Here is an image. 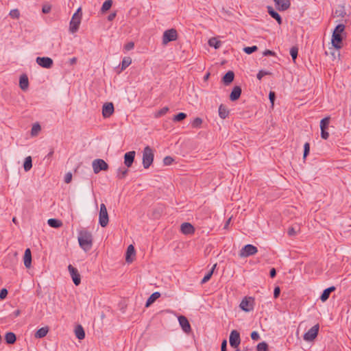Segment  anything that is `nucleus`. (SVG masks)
Segmentation results:
<instances>
[{
    "instance_id": "2f4dec72",
    "label": "nucleus",
    "mask_w": 351,
    "mask_h": 351,
    "mask_svg": "<svg viewBox=\"0 0 351 351\" xmlns=\"http://www.w3.org/2000/svg\"><path fill=\"white\" fill-rule=\"evenodd\" d=\"M228 114L229 110L223 104H221L219 107V116L221 119H224L228 116Z\"/></svg>"
},
{
    "instance_id": "7ed1b4c3",
    "label": "nucleus",
    "mask_w": 351,
    "mask_h": 351,
    "mask_svg": "<svg viewBox=\"0 0 351 351\" xmlns=\"http://www.w3.org/2000/svg\"><path fill=\"white\" fill-rule=\"evenodd\" d=\"M154 151L149 146H146L143 152V165L145 169H148L154 161Z\"/></svg>"
},
{
    "instance_id": "f8f14e48",
    "label": "nucleus",
    "mask_w": 351,
    "mask_h": 351,
    "mask_svg": "<svg viewBox=\"0 0 351 351\" xmlns=\"http://www.w3.org/2000/svg\"><path fill=\"white\" fill-rule=\"evenodd\" d=\"M36 63L43 68L50 69L53 64V61L49 57H37Z\"/></svg>"
},
{
    "instance_id": "5701e85b",
    "label": "nucleus",
    "mask_w": 351,
    "mask_h": 351,
    "mask_svg": "<svg viewBox=\"0 0 351 351\" xmlns=\"http://www.w3.org/2000/svg\"><path fill=\"white\" fill-rule=\"evenodd\" d=\"M336 289L335 287L332 286L324 290L319 299L322 302H326L330 297V293Z\"/></svg>"
},
{
    "instance_id": "4be33fe9",
    "label": "nucleus",
    "mask_w": 351,
    "mask_h": 351,
    "mask_svg": "<svg viewBox=\"0 0 351 351\" xmlns=\"http://www.w3.org/2000/svg\"><path fill=\"white\" fill-rule=\"evenodd\" d=\"M24 265L26 268H30L32 266V253L29 248H27L25 251L23 256Z\"/></svg>"
},
{
    "instance_id": "7c9ffc66",
    "label": "nucleus",
    "mask_w": 351,
    "mask_h": 351,
    "mask_svg": "<svg viewBox=\"0 0 351 351\" xmlns=\"http://www.w3.org/2000/svg\"><path fill=\"white\" fill-rule=\"evenodd\" d=\"M48 225L51 228H58L62 226V222L57 219L51 218L47 221Z\"/></svg>"
},
{
    "instance_id": "603ef678",
    "label": "nucleus",
    "mask_w": 351,
    "mask_h": 351,
    "mask_svg": "<svg viewBox=\"0 0 351 351\" xmlns=\"http://www.w3.org/2000/svg\"><path fill=\"white\" fill-rule=\"evenodd\" d=\"M298 231L295 230L294 227L289 228L287 230V234L290 237L295 236L297 234Z\"/></svg>"
},
{
    "instance_id": "13d9d810",
    "label": "nucleus",
    "mask_w": 351,
    "mask_h": 351,
    "mask_svg": "<svg viewBox=\"0 0 351 351\" xmlns=\"http://www.w3.org/2000/svg\"><path fill=\"white\" fill-rule=\"evenodd\" d=\"M71 180H72V174H71V173H67L65 175V177H64V182L66 184H69V183L71 182Z\"/></svg>"
},
{
    "instance_id": "bf43d9fd",
    "label": "nucleus",
    "mask_w": 351,
    "mask_h": 351,
    "mask_svg": "<svg viewBox=\"0 0 351 351\" xmlns=\"http://www.w3.org/2000/svg\"><path fill=\"white\" fill-rule=\"evenodd\" d=\"M269 99L271 101V103L272 104V105L274 104V100L276 99V94L273 91H270L269 94Z\"/></svg>"
},
{
    "instance_id": "774afa93",
    "label": "nucleus",
    "mask_w": 351,
    "mask_h": 351,
    "mask_svg": "<svg viewBox=\"0 0 351 351\" xmlns=\"http://www.w3.org/2000/svg\"><path fill=\"white\" fill-rule=\"evenodd\" d=\"M53 153H54L53 149H51V151L47 154V158L51 157L53 156Z\"/></svg>"
},
{
    "instance_id": "4d7b16f0",
    "label": "nucleus",
    "mask_w": 351,
    "mask_h": 351,
    "mask_svg": "<svg viewBox=\"0 0 351 351\" xmlns=\"http://www.w3.org/2000/svg\"><path fill=\"white\" fill-rule=\"evenodd\" d=\"M134 47V44L133 42H129L125 46L124 48L126 51L132 50Z\"/></svg>"
},
{
    "instance_id": "a18cd8bd",
    "label": "nucleus",
    "mask_w": 351,
    "mask_h": 351,
    "mask_svg": "<svg viewBox=\"0 0 351 351\" xmlns=\"http://www.w3.org/2000/svg\"><path fill=\"white\" fill-rule=\"evenodd\" d=\"M258 50V47L256 45H254V46H252V47H245L244 49H243V51L247 53V54H251L255 51H256Z\"/></svg>"
},
{
    "instance_id": "393cba45",
    "label": "nucleus",
    "mask_w": 351,
    "mask_h": 351,
    "mask_svg": "<svg viewBox=\"0 0 351 351\" xmlns=\"http://www.w3.org/2000/svg\"><path fill=\"white\" fill-rule=\"evenodd\" d=\"M267 10L269 15L276 19L279 25H281L282 20L280 15L276 11H275L271 6H268Z\"/></svg>"
},
{
    "instance_id": "412c9836",
    "label": "nucleus",
    "mask_w": 351,
    "mask_h": 351,
    "mask_svg": "<svg viewBox=\"0 0 351 351\" xmlns=\"http://www.w3.org/2000/svg\"><path fill=\"white\" fill-rule=\"evenodd\" d=\"M342 36L341 34H333L332 35V44L335 48L339 49L341 48Z\"/></svg>"
},
{
    "instance_id": "864d4df0",
    "label": "nucleus",
    "mask_w": 351,
    "mask_h": 351,
    "mask_svg": "<svg viewBox=\"0 0 351 351\" xmlns=\"http://www.w3.org/2000/svg\"><path fill=\"white\" fill-rule=\"evenodd\" d=\"M8 291L6 289L3 288L0 291V299L3 300L8 295Z\"/></svg>"
},
{
    "instance_id": "39448f33",
    "label": "nucleus",
    "mask_w": 351,
    "mask_h": 351,
    "mask_svg": "<svg viewBox=\"0 0 351 351\" xmlns=\"http://www.w3.org/2000/svg\"><path fill=\"white\" fill-rule=\"evenodd\" d=\"M108 221L109 218L106 206L104 204H101L99 213V223L101 227L105 228L108 224Z\"/></svg>"
},
{
    "instance_id": "4468645a",
    "label": "nucleus",
    "mask_w": 351,
    "mask_h": 351,
    "mask_svg": "<svg viewBox=\"0 0 351 351\" xmlns=\"http://www.w3.org/2000/svg\"><path fill=\"white\" fill-rule=\"evenodd\" d=\"M114 111V105L112 102L106 103L102 107V115L104 118H109Z\"/></svg>"
},
{
    "instance_id": "49530a36",
    "label": "nucleus",
    "mask_w": 351,
    "mask_h": 351,
    "mask_svg": "<svg viewBox=\"0 0 351 351\" xmlns=\"http://www.w3.org/2000/svg\"><path fill=\"white\" fill-rule=\"evenodd\" d=\"M345 29V25L343 24H339L336 26L333 34H341Z\"/></svg>"
},
{
    "instance_id": "b1692460",
    "label": "nucleus",
    "mask_w": 351,
    "mask_h": 351,
    "mask_svg": "<svg viewBox=\"0 0 351 351\" xmlns=\"http://www.w3.org/2000/svg\"><path fill=\"white\" fill-rule=\"evenodd\" d=\"M19 86L23 90H26L28 88L29 80L25 74L21 75L19 79Z\"/></svg>"
},
{
    "instance_id": "c9c22d12",
    "label": "nucleus",
    "mask_w": 351,
    "mask_h": 351,
    "mask_svg": "<svg viewBox=\"0 0 351 351\" xmlns=\"http://www.w3.org/2000/svg\"><path fill=\"white\" fill-rule=\"evenodd\" d=\"M128 173V169L125 167H121L118 169L117 178L119 179L124 178Z\"/></svg>"
},
{
    "instance_id": "4c0bfd02",
    "label": "nucleus",
    "mask_w": 351,
    "mask_h": 351,
    "mask_svg": "<svg viewBox=\"0 0 351 351\" xmlns=\"http://www.w3.org/2000/svg\"><path fill=\"white\" fill-rule=\"evenodd\" d=\"M169 108L165 106V107H163L162 108H161L160 110H159L158 111H157L155 114H154V117L155 118H159L163 115H165V114L167 113V112L169 111Z\"/></svg>"
},
{
    "instance_id": "052dcab7",
    "label": "nucleus",
    "mask_w": 351,
    "mask_h": 351,
    "mask_svg": "<svg viewBox=\"0 0 351 351\" xmlns=\"http://www.w3.org/2000/svg\"><path fill=\"white\" fill-rule=\"evenodd\" d=\"M280 289L279 287H276L275 289H274V297L275 298H277L279 297L280 295Z\"/></svg>"
},
{
    "instance_id": "72a5a7b5",
    "label": "nucleus",
    "mask_w": 351,
    "mask_h": 351,
    "mask_svg": "<svg viewBox=\"0 0 351 351\" xmlns=\"http://www.w3.org/2000/svg\"><path fill=\"white\" fill-rule=\"evenodd\" d=\"M208 45L213 47L215 49H219L221 45V42L216 38H211L208 40Z\"/></svg>"
},
{
    "instance_id": "79ce46f5",
    "label": "nucleus",
    "mask_w": 351,
    "mask_h": 351,
    "mask_svg": "<svg viewBox=\"0 0 351 351\" xmlns=\"http://www.w3.org/2000/svg\"><path fill=\"white\" fill-rule=\"evenodd\" d=\"M298 53V48L295 46H293L290 49V55L293 59V60L295 62Z\"/></svg>"
},
{
    "instance_id": "6e6d98bb",
    "label": "nucleus",
    "mask_w": 351,
    "mask_h": 351,
    "mask_svg": "<svg viewBox=\"0 0 351 351\" xmlns=\"http://www.w3.org/2000/svg\"><path fill=\"white\" fill-rule=\"evenodd\" d=\"M250 337H251L252 339L254 340V341H257L260 339V335L256 331H253L251 333Z\"/></svg>"
},
{
    "instance_id": "a211bd4d",
    "label": "nucleus",
    "mask_w": 351,
    "mask_h": 351,
    "mask_svg": "<svg viewBox=\"0 0 351 351\" xmlns=\"http://www.w3.org/2000/svg\"><path fill=\"white\" fill-rule=\"evenodd\" d=\"M180 230L181 232L184 234H191L195 232V228L193 225L188 222L182 223Z\"/></svg>"
},
{
    "instance_id": "680f3d73",
    "label": "nucleus",
    "mask_w": 351,
    "mask_h": 351,
    "mask_svg": "<svg viewBox=\"0 0 351 351\" xmlns=\"http://www.w3.org/2000/svg\"><path fill=\"white\" fill-rule=\"evenodd\" d=\"M221 351H227V341L226 339L223 340L221 343Z\"/></svg>"
},
{
    "instance_id": "c85d7f7f",
    "label": "nucleus",
    "mask_w": 351,
    "mask_h": 351,
    "mask_svg": "<svg viewBox=\"0 0 351 351\" xmlns=\"http://www.w3.org/2000/svg\"><path fill=\"white\" fill-rule=\"evenodd\" d=\"M5 340L8 344H13L16 341V336L12 332H8L5 335Z\"/></svg>"
},
{
    "instance_id": "e433bc0d",
    "label": "nucleus",
    "mask_w": 351,
    "mask_h": 351,
    "mask_svg": "<svg viewBox=\"0 0 351 351\" xmlns=\"http://www.w3.org/2000/svg\"><path fill=\"white\" fill-rule=\"evenodd\" d=\"M112 5V0H106L104 2L102 7H101V12H105L110 10Z\"/></svg>"
},
{
    "instance_id": "f03ea898",
    "label": "nucleus",
    "mask_w": 351,
    "mask_h": 351,
    "mask_svg": "<svg viewBox=\"0 0 351 351\" xmlns=\"http://www.w3.org/2000/svg\"><path fill=\"white\" fill-rule=\"evenodd\" d=\"M79 8L77 11L73 14L69 24V31L71 33H75L78 31L82 19V11Z\"/></svg>"
},
{
    "instance_id": "f257e3e1",
    "label": "nucleus",
    "mask_w": 351,
    "mask_h": 351,
    "mask_svg": "<svg viewBox=\"0 0 351 351\" xmlns=\"http://www.w3.org/2000/svg\"><path fill=\"white\" fill-rule=\"evenodd\" d=\"M93 235L86 230H82L78 233V242L80 247L85 252L89 251L93 246Z\"/></svg>"
},
{
    "instance_id": "a19ab883",
    "label": "nucleus",
    "mask_w": 351,
    "mask_h": 351,
    "mask_svg": "<svg viewBox=\"0 0 351 351\" xmlns=\"http://www.w3.org/2000/svg\"><path fill=\"white\" fill-rule=\"evenodd\" d=\"M131 63L132 60L130 58H124L121 62V70L125 69L128 66H129L131 64Z\"/></svg>"
},
{
    "instance_id": "6ab92c4d",
    "label": "nucleus",
    "mask_w": 351,
    "mask_h": 351,
    "mask_svg": "<svg viewBox=\"0 0 351 351\" xmlns=\"http://www.w3.org/2000/svg\"><path fill=\"white\" fill-rule=\"evenodd\" d=\"M135 255L136 252L134 246L130 245L127 249L125 261L128 263H132L134 259Z\"/></svg>"
},
{
    "instance_id": "69168bd1",
    "label": "nucleus",
    "mask_w": 351,
    "mask_h": 351,
    "mask_svg": "<svg viewBox=\"0 0 351 351\" xmlns=\"http://www.w3.org/2000/svg\"><path fill=\"white\" fill-rule=\"evenodd\" d=\"M269 276L272 278H274L276 276V271L275 268L271 269L269 271Z\"/></svg>"
},
{
    "instance_id": "f3484780",
    "label": "nucleus",
    "mask_w": 351,
    "mask_h": 351,
    "mask_svg": "<svg viewBox=\"0 0 351 351\" xmlns=\"http://www.w3.org/2000/svg\"><path fill=\"white\" fill-rule=\"evenodd\" d=\"M277 9L280 11L287 10L291 5L290 0H274Z\"/></svg>"
},
{
    "instance_id": "5fc2aeb1",
    "label": "nucleus",
    "mask_w": 351,
    "mask_h": 351,
    "mask_svg": "<svg viewBox=\"0 0 351 351\" xmlns=\"http://www.w3.org/2000/svg\"><path fill=\"white\" fill-rule=\"evenodd\" d=\"M51 10V5H44L42 8V12L44 13V14H48L50 12Z\"/></svg>"
},
{
    "instance_id": "3c124183",
    "label": "nucleus",
    "mask_w": 351,
    "mask_h": 351,
    "mask_svg": "<svg viewBox=\"0 0 351 351\" xmlns=\"http://www.w3.org/2000/svg\"><path fill=\"white\" fill-rule=\"evenodd\" d=\"M173 160L172 157L168 156L164 158L163 163L165 165H170L173 163Z\"/></svg>"
},
{
    "instance_id": "09e8293b",
    "label": "nucleus",
    "mask_w": 351,
    "mask_h": 351,
    "mask_svg": "<svg viewBox=\"0 0 351 351\" xmlns=\"http://www.w3.org/2000/svg\"><path fill=\"white\" fill-rule=\"evenodd\" d=\"M9 14L13 19H19L20 16V12L18 9H14L10 12Z\"/></svg>"
},
{
    "instance_id": "473e14b6",
    "label": "nucleus",
    "mask_w": 351,
    "mask_h": 351,
    "mask_svg": "<svg viewBox=\"0 0 351 351\" xmlns=\"http://www.w3.org/2000/svg\"><path fill=\"white\" fill-rule=\"evenodd\" d=\"M32 167V159L31 156H27L25 158L23 168L25 171H29Z\"/></svg>"
},
{
    "instance_id": "e2e57ef3",
    "label": "nucleus",
    "mask_w": 351,
    "mask_h": 351,
    "mask_svg": "<svg viewBox=\"0 0 351 351\" xmlns=\"http://www.w3.org/2000/svg\"><path fill=\"white\" fill-rule=\"evenodd\" d=\"M263 55L265 56H275L276 53L274 51H271L269 49H266L264 52H263Z\"/></svg>"
},
{
    "instance_id": "bb28decb",
    "label": "nucleus",
    "mask_w": 351,
    "mask_h": 351,
    "mask_svg": "<svg viewBox=\"0 0 351 351\" xmlns=\"http://www.w3.org/2000/svg\"><path fill=\"white\" fill-rule=\"evenodd\" d=\"M160 296V293L158 291L153 293L147 299L145 303V307L150 306Z\"/></svg>"
},
{
    "instance_id": "338daca9",
    "label": "nucleus",
    "mask_w": 351,
    "mask_h": 351,
    "mask_svg": "<svg viewBox=\"0 0 351 351\" xmlns=\"http://www.w3.org/2000/svg\"><path fill=\"white\" fill-rule=\"evenodd\" d=\"M115 16H116V13H111L108 16V21H112L115 18Z\"/></svg>"
},
{
    "instance_id": "1a4fd4ad",
    "label": "nucleus",
    "mask_w": 351,
    "mask_h": 351,
    "mask_svg": "<svg viewBox=\"0 0 351 351\" xmlns=\"http://www.w3.org/2000/svg\"><path fill=\"white\" fill-rule=\"evenodd\" d=\"M230 345L233 348H237L241 343L240 333L236 330H232L230 334L229 337Z\"/></svg>"
},
{
    "instance_id": "58836bf2",
    "label": "nucleus",
    "mask_w": 351,
    "mask_h": 351,
    "mask_svg": "<svg viewBox=\"0 0 351 351\" xmlns=\"http://www.w3.org/2000/svg\"><path fill=\"white\" fill-rule=\"evenodd\" d=\"M41 127L38 123H35L33 125L32 130H31V134L32 136H36L38 132L40 131Z\"/></svg>"
},
{
    "instance_id": "de8ad7c7",
    "label": "nucleus",
    "mask_w": 351,
    "mask_h": 351,
    "mask_svg": "<svg viewBox=\"0 0 351 351\" xmlns=\"http://www.w3.org/2000/svg\"><path fill=\"white\" fill-rule=\"evenodd\" d=\"M310 152V144L309 143H306L304 145V154L303 158L305 159Z\"/></svg>"
},
{
    "instance_id": "cd10ccee",
    "label": "nucleus",
    "mask_w": 351,
    "mask_h": 351,
    "mask_svg": "<svg viewBox=\"0 0 351 351\" xmlns=\"http://www.w3.org/2000/svg\"><path fill=\"white\" fill-rule=\"evenodd\" d=\"M75 334L76 337L80 340L84 339L85 338V332L81 325H77L75 327Z\"/></svg>"
},
{
    "instance_id": "ddd939ff",
    "label": "nucleus",
    "mask_w": 351,
    "mask_h": 351,
    "mask_svg": "<svg viewBox=\"0 0 351 351\" xmlns=\"http://www.w3.org/2000/svg\"><path fill=\"white\" fill-rule=\"evenodd\" d=\"M253 302L254 300L252 298H245L241 302L239 306L245 312H250L253 310Z\"/></svg>"
},
{
    "instance_id": "8fccbe9b",
    "label": "nucleus",
    "mask_w": 351,
    "mask_h": 351,
    "mask_svg": "<svg viewBox=\"0 0 351 351\" xmlns=\"http://www.w3.org/2000/svg\"><path fill=\"white\" fill-rule=\"evenodd\" d=\"M271 73L269 72V71H263V70H261L258 71V73H257V78L258 80H261L265 75H270Z\"/></svg>"
},
{
    "instance_id": "c03bdc74",
    "label": "nucleus",
    "mask_w": 351,
    "mask_h": 351,
    "mask_svg": "<svg viewBox=\"0 0 351 351\" xmlns=\"http://www.w3.org/2000/svg\"><path fill=\"white\" fill-rule=\"evenodd\" d=\"M257 351H267L268 345L265 341L259 343L256 346Z\"/></svg>"
},
{
    "instance_id": "6e6552de",
    "label": "nucleus",
    "mask_w": 351,
    "mask_h": 351,
    "mask_svg": "<svg viewBox=\"0 0 351 351\" xmlns=\"http://www.w3.org/2000/svg\"><path fill=\"white\" fill-rule=\"evenodd\" d=\"M330 117H326L322 119L320 121V129H321V137L326 140L329 137V133L327 132V130L329 126Z\"/></svg>"
},
{
    "instance_id": "37998d69",
    "label": "nucleus",
    "mask_w": 351,
    "mask_h": 351,
    "mask_svg": "<svg viewBox=\"0 0 351 351\" xmlns=\"http://www.w3.org/2000/svg\"><path fill=\"white\" fill-rule=\"evenodd\" d=\"M186 117V114L184 112H179L176 115L174 116L173 120L176 122H180L184 120Z\"/></svg>"
},
{
    "instance_id": "a878e982",
    "label": "nucleus",
    "mask_w": 351,
    "mask_h": 351,
    "mask_svg": "<svg viewBox=\"0 0 351 351\" xmlns=\"http://www.w3.org/2000/svg\"><path fill=\"white\" fill-rule=\"evenodd\" d=\"M234 78V73L232 71H228L222 77V82L225 85L230 84Z\"/></svg>"
},
{
    "instance_id": "20e7f679",
    "label": "nucleus",
    "mask_w": 351,
    "mask_h": 351,
    "mask_svg": "<svg viewBox=\"0 0 351 351\" xmlns=\"http://www.w3.org/2000/svg\"><path fill=\"white\" fill-rule=\"evenodd\" d=\"M258 252V248L252 245L247 244L244 245L239 251V256L241 258H246L256 254Z\"/></svg>"
},
{
    "instance_id": "0e129e2a",
    "label": "nucleus",
    "mask_w": 351,
    "mask_h": 351,
    "mask_svg": "<svg viewBox=\"0 0 351 351\" xmlns=\"http://www.w3.org/2000/svg\"><path fill=\"white\" fill-rule=\"evenodd\" d=\"M21 314V311L19 309H17L16 311H14L11 315L10 316L12 317V318H14V317H16L18 316H19Z\"/></svg>"
},
{
    "instance_id": "c756f323",
    "label": "nucleus",
    "mask_w": 351,
    "mask_h": 351,
    "mask_svg": "<svg viewBox=\"0 0 351 351\" xmlns=\"http://www.w3.org/2000/svg\"><path fill=\"white\" fill-rule=\"evenodd\" d=\"M49 332V328L47 326L46 327H42L39 328L35 333V337L36 338H43L47 335V334Z\"/></svg>"
},
{
    "instance_id": "9d476101",
    "label": "nucleus",
    "mask_w": 351,
    "mask_h": 351,
    "mask_svg": "<svg viewBox=\"0 0 351 351\" xmlns=\"http://www.w3.org/2000/svg\"><path fill=\"white\" fill-rule=\"evenodd\" d=\"M319 326V324H316L313 326L311 328H310L306 332L304 333L303 336L304 340L306 341H311L314 340L318 334Z\"/></svg>"
},
{
    "instance_id": "ea45409f",
    "label": "nucleus",
    "mask_w": 351,
    "mask_h": 351,
    "mask_svg": "<svg viewBox=\"0 0 351 351\" xmlns=\"http://www.w3.org/2000/svg\"><path fill=\"white\" fill-rule=\"evenodd\" d=\"M202 124V119L201 118L197 117L193 119L191 123V126L193 128H199Z\"/></svg>"
},
{
    "instance_id": "f704fd0d",
    "label": "nucleus",
    "mask_w": 351,
    "mask_h": 351,
    "mask_svg": "<svg viewBox=\"0 0 351 351\" xmlns=\"http://www.w3.org/2000/svg\"><path fill=\"white\" fill-rule=\"evenodd\" d=\"M216 266H217V264H215L213 266V267L211 268V269L208 272V274L206 275H205V276L203 278V279L201 281V284L202 285L206 283V282H208L210 279V278L212 277V275L213 274L214 269H215Z\"/></svg>"
},
{
    "instance_id": "aec40b11",
    "label": "nucleus",
    "mask_w": 351,
    "mask_h": 351,
    "mask_svg": "<svg viewBox=\"0 0 351 351\" xmlns=\"http://www.w3.org/2000/svg\"><path fill=\"white\" fill-rule=\"evenodd\" d=\"M241 88L239 86H235L230 95V99L232 101H237L239 99L241 95Z\"/></svg>"
},
{
    "instance_id": "dca6fc26",
    "label": "nucleus",
    "mask_w": 351,
    "mask_h": 351,
    "mask_svg": "<svg viewBox=\"0 0 351 351\" xmlns=\"http://www.w3.org/2000/svg\"><path fill=\"white\" fill-rule=\"evenodd\" d=\"M135 154L134 151H130L125 154L124 164L127 167H130L132 165L135 158Z\"/></svg>"
},
{
    "instance_id": "9b49d317",
    "label": "nucleus",
    "mask_w": 351,
    "mask_h": 351,
    "mask_svg": "<svg viewBox=\"0 0 351 351\" xmlns=\"http://www.w3.org/2000/svg\"><path fill=\"white\" fill-rule=\"evenodd\" d=\"M68 270L72 278L73 283L75 285L78 286L81 283V277L78 270L72 265H69Z\"/></svg>"
},
{
    "instance_id": "2eb2a0df",
    "label": "nucleus",
    "mask_w": 351,
    "mask_h": 351,
    "mask_svg": "<svg viewBox=\"0 0 351 351\" xmlns=\"http://www.w3.org/2000/svg\"><path fill=\"white\" fill-rule=\"evenodd\" d=\"M179 324L186 333H189L191 331V327L187 318L184 315H180L178 317Z\"/></svg>"
},
{
    "instance_id": "0eeeda50",
    "label": "nucleus",
    "mask_w": 351,
    "mask_h": 351,
    "mask_svg": "<svg viewBox=\"0 0 351 351\" xmlns=\"http://www.w3.org/2000/svg\"><path fill=\"white\" fill-rule=\"evenodd\" d=\"M93 171L95 173H98L101 171H107L108 169V165L103 159H95L92 163Z\"/></svg>"
},
{
    "instance_id": "423d86ee",
    "label": "nucleus",
    "mask_w": 351,
    "mask_h": 351,
    "mask_svg": "<svg viewBox=\"0 0 351 351\" xmlns=\"http://www.w3.org/2000/svg\"><path fill=\"white\" fill-rule=\"evenodd\" d=\"M178 32L176 29L171 28L164 32L162 35V45H166L168 43L176 40Z\"/></svg>"
}]
</instances>
